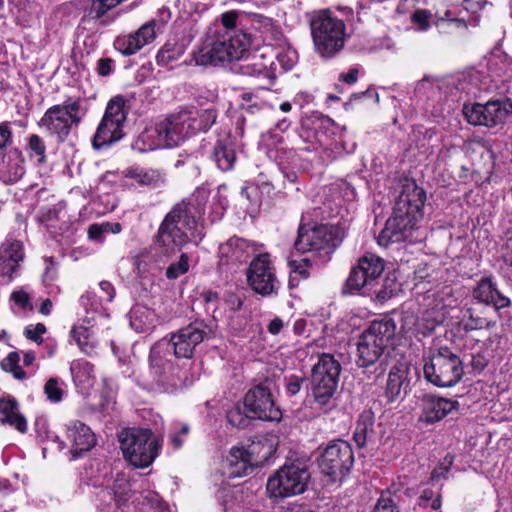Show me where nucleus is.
<instances>
[{
  "label": "nucleus",
  "mask_w": 512,
  "mask_h": 512,
  "mask_svg": "<svg viewBox=\"0 0 512 512\" xmlns=\"http://www.w3.org/2000/svg\"><path fill=\"white\" fill-rule=\"evenodd\" d=\"M213 327L202 319L157 341L150 349V372L163 392L173 393L192 382L194 352L203 341L213 338Z\"/></svg>",
  "instance_id": "f257e3e1"
},
{
  "label": "nucleus",
  "mask_w": 512,
  "mask_h": 512,
  "mask_svg": "<svg viewBox=\"0 0 512 512\" xmlns=\"http://www.w3.org/2000/svg\"><path fill=\"white\" fill-rule=\"evenodd\" d=\"M217 111L213 108L197 111L180 109L167 116L154 127L146 129L140 140L148 150L178 146L186 138L199 132H207L216 122Z\"/></svg>",
  "instance_id": "f03ea898"
},
{
  "label": "nucleus",
  "mask_w": 512,
  "mask_h": 512,
  "mask_svg": "<svg viewBox=\"0 0 512 512\" xmlns=\"http://www.w3.org/2000/svg\"><path fill=\"white\" fill-rule=\"evenodd\" d=\"M426 200L425 191L415 183L406 184L400 193L393 216L380 232L377 241L381 246L390 243L415 242L418 240L414 234L417 232V222L423 217V207Z\"/></svg>",
  "instance_id": "7ed1b4c3"
},
{
  "label": "nucleus",
  "mask_w": 512,
  "mask_h": 512,
  "mask_svg": "<svg viewBox=\"0 0 512 512\" xmlns=\"http://www.w3.org/2000/svg\"><path fill=\"white\" fill-rule=\"evenodd\" d=\"M203 213V206L194 197H188L176 203L165 215L158 228L155 236L157 251L170 257L181 250L190 241L184 229L194 236Z\"/></svg>",
  "instance_id": "20e7f679"
},
{
  "label": "nucleus",
  "mask_w": 512,
  "mask_h": 512,
  "mask_svg": "<svg viewBox=\"0 0 512 512\" xmlns=\"http://www.w3.org/2000/svg\"><path fill=\"white\" fill-rule=\"evenodd\" d=\"M250 45L251 36L247 33L209 28L192 55L196 65L216 67L243 58Z\"/></svg>",
  "instance_id": "39448f33"
},
{
  "label": "nucleus",
  "mask_w": 512,
  "mask_h": 512,
  "mask_svg": "<svg viewBox=\"0 0 512 512\" xmlns=\"http://www.w3.org/2000/svg\"><path fill=\"white\" fill-rule=\"evenodd\" d=\"M395 333L396 325L393 319L373 321L359 338L357 365L362 368L375 365L377 376L383 375L389 366L388 349Z\"/></svg>",
  "instance_id": "423d86ee"
},
{
  "label": "nucleus",
  "mask_w": 512,
  "mask_h": 512,
  "mask_svg": "<svg viewBox=\"0 0 512 512\" xmlns=\"http://www.w3.org/2000/svg\"><path fill=\"white\" fill-rule=\"evenodd\" d=\"M340 371V363L330 354H322L313 366L310 390L315 409L327 413L337 406L335 395Z\"/></svg>",
  "instance_id": "0eeeda50"
},
{
  "label": "nucleus",
  "mask_w": 512,
  "mask_h": 512,
  "mask_svg": "<svg viewBox=\"0 0 512 512\" xmlns=\"http://www.w3.org/2000/svg\"><path fill=\"white\" fill-rule=\"evenodd\" d=\"M310 29L314 49L321 58H334L344 48L345 23L329 10L315 12L310 18Z\"/></svg>",
  "instance_id": "6e6552de"
},
{
  "label": "nucleus",
  "mask_w": 512,
  "mask_h": 512,
  "mask_svg": "<svg viewBox=\"0 0 512 512\" xmlns=\"http://www.w3.org/2000/svg\"><path fill=\"white\" fill-rule=\"evenodd\" d=\"M87 114V108L80 97H69L61 104L49 107L38 125L58 142H65L72 130L77 128Z\"/></svg>",
  "instance_id": "1a4fd4ad"
},
{
  "label": "nucleus",
  "mask_w": 512,
  "mask_h": 512,
  "mask_svg": "<svg viewBox=\"0 0 512 512\" xmlns=\"http://www.w3.org/2000/svg\"><path fill=\"white\" fill-rule=\"evenodd\" d=\"M345 237L346 231L339 225L322 224L312 228L300 225L294 248L300 253H311L326 262Z\"/></svg>",
  "instance_id": "9d476101"
},
{
  "label": "nucleus",
  "mask_w": 512,
  "mask_h": 512,
  "mask_svg": "<svg viewBox=\"0 0 512 512\" xmlns=\"http://www.w3.org/2000/svg\"><path fill=\"white\" fill-rule=\"evenodd\" d=\"M423 372L426 380L438 387H453L463 377L464 367L459 355L447 346L431 349Z\"/></svg>",
  "instance_id": "9b49d317"
},
{
  "label": "nucleus",
  "mask_w": 512,
  "mask_h": 512,
  "mask_svg": "<svg viewBox=\"0 0 512 512\" xmlns=\"http://www.w3.org/2000/svg\"><path fill=\"white\" fill-rule=\"evenodd\" d=\"M118 437L124 458L136 468L149 467L158 456L160 445L150 429L128 428Z\"/></svg>",
  "instance_id": "f8f14e48"
},
{
  "label": "nucleus",
  "mask_w": 512,
  "mask_h": 512,
  "mask_svg": "<svg viewBox=\"0 0 512 512\" xmlns=\"http://www.w3.org/2000/svg\"><path fill=\"white\" fill-rule=\"evenodd\" d=\"M311 474L308 465L299 459L286 462L267 482V492L274 498H286L306 491Z\"/></svg>",
  "instance_id": "ddd939ff"
},
{
  "label": "nucleus",
  "mask_w": 512,
  "mask_h": 512,
  "mask_svg": "<svg viewBox=\"0 0 512 512\" xmlns=\"http://www.w3.org/2000/svg\"><path fill=\"white\" fill-rule=\"evenodd\" d=\"M125 103L126 101L121 95L114 96L108 101L104 115L92 138L94 149L100 150L124 137L123 126L128 114Z\"/></svg>",
  "instance_id": "4468645a"
},
{
  "label": "nucleus",
  "mask_w": 512,
  "mask_h": 512,
  "mask_svg": "<svg viewBox=\"0 0 512 512\" xmlns=\"http://www.w3.org/2000/svg\"><path fill=\"white\" fill-rule=\"evenodd\" d=\"M354 464L351 445L344 440L330 442L322 451L318 460L321 473L331 482H341L349 474Z\"/></svg>",
  "instance_id": "2eb2a0df"
},
{
  "label": "nucleus",
  "mask_w": 512,
  "mask_h": 512,
  "mask_svg": "<svg viewBox=\"0 0 512 512\" xmlns=\"http://www.w3.org/2000/svg\"><path fill=\"white\" fill-rule=\"evenodd\" d=\"M383 271V259L375 254L366 253L350 271L343 285L342 294H354L362 289H371Z\"/></svg>",
  "instance_id": "dca6fc26"
},
{
  "label": "nucleus",
  "mask_w": 512,
  "mask_h": 512,
  "mask_svg": "<svg viewBox=\"0 0 512 512\" xmlns=\"http://www.w3.org/2000/svg\"><path fill=\"white\" fill-rule=\"evenodd\" d=\"M463 115L468 123L495 127L512 122V102L489 101L486 104L472 103L463 106Z\"/></svg>",
  "instance_id": "f3484780"
},
{
  "label": "nucleus",
  "mask_w": 512,
  "mask_h": 512,
  "mask_svg": "<svg viewBox=\"0 0 512 512\" xmlns=\"http://www.w3.org/2000/svg\"><path fill=\"white\" fill-rule=\"evenodd\" d=\"M244 408L258 420L278 422L282 418V411L276 405L267 381L248 390L244 397Z\"/></svg>",
  "instance_id": "a211bd4d"
},
{
  "label": "nucleus",
  "mask_w": 512,
  "mask_h": 512,
  "mask_svg": "<svg viewBox=\"0 0 512 512\" xmlns=\"http://www.w3.org/2000/svg\"><path fill=\"white\" fill-rule=\"evenodd\" d=\"M246 276L248 285L254 292L262 296L277 294L280 282L268 253L259 254L251 261Z\"/></svg>",
  "instance_id": "6ab92c4d"
},
{
  "label": "nucleus",
  "mask_w": 512,
  "mask_h": 512,
  "mask_svg": "<svg viewBox=\"0 0 512 512\" xmlns=\"http://www.w3.org/2000/svg\"><path fill=\"white\" fill-rule=\"evenodd\" d=\"M23 259V243L20 240L7 237L0 247V277L6 282H10Z\"/></svg>",
  "instance_id": "aec40b11"
},
{
  "label": "nucleus",
  "mask_w": 512,
  "mask_h": 512,
  "mask_svg": "<svg viewBox=\"0 0 512 512\" xmlns=\"http://www.w3.org/2000/svg\"><path fill=\"white\" fill-rule=\"evenodd\" d=\"M459 403L433 394H425L421 398L420 420L427 424L441 421L449 413L457 410Z\"/></svg>",
  "instance_id": "412c9836"
},
{
  "label": "nucleus",
  "mask_w": 512,
  "mask_h": 512,
  "mask_svg": "<svg viewBox=\"0 0 512 512\" xmlns=\"http://www.w3.org/2000/svg\"><path fill=\"white\" fill-rule=\"evenodd\" d=\"M67 438L71 442L70 452L73 459L82 456L96 445V437L90 427L79 421L67 425Z\"/></svg>",
  "instance_id": "4be33fe9"
},
{
  "label": "nucleus",
  "mask_w": 512,
  "mask_h": 512,
  "mask_svg": "<svg viewBox=\"0 0 512 512\" xmlns=\"http://www.w3.org/2000/svg\"><path fill=\"white\" fill-rule=\"evenodd\" d=\"M26 172L25 157L18 148L7 150L0 158V180L5 184H15Z\"/></svg>",
  "instance_id": "5701e85b"
},
{
  "label": "nucleus",
  "mask_w": 512,
  "mask_h": 512,
  "mask_svg": "<svg viewBox=\"0 0 512 512\" xmlns=\"http://www.w3.org/2000/svg\"><path fill=\"white\" fill-rule=\"evenodd\" d=\"M256 251L255 245L246 239L231 237L219 247V257L223 263H242Z\"/></svg>",
  "instance_id": "b1692460"
},
{
  "label": "nucleus",
  "mask_w": 512,
  "mask_h": 512,
  "mask_svg": "<svg viewBox=\"0 0 512 512\" xmlns=\"http://www.w3.org/2000/svg\"><path fill=\"white\" fill-rule=\"evenodd\" d=\"M409 385L408 367L404 363L391 367L385 387V398L388 403H393L403 398Z\"/></svg>",
  "instance_id": "393cba45"
},
{
  "label": "nucleus",
  "mask_w": 512,
  "mask_h": 512,
  "mask_svg": "<svg viewBox=\"0 0 512 512\" xmlns=\"http://www.w3.org/2000/svg\"><path fill=\"white\" fill-rule=\"evenodd\" d=\"M473 297L479 302L493 305L496 309L509 307L510 299L502 294L491 278H482L473 290Z\"/></svg>",
  "instance_id": "a878e982"
},
{
  "label": "nucleus",
  "mask_w": 512,
  "mask_h": 512,
  "mask_svg": "<svg viewBox=\"0 0 512 512\" xmlns=\"http://www.w3.org/2000/svg\"><path fill=\"white\" fill-rule=\"evenodd\" d=\"M212 158L221 171H230L233 169L237 156L235 150V141L227 135L215 143Z\"/></svg>",
  "instance_id": "bb28decb"
},
{
  "label": "nucleus",
  "mask_w": 512,
  "mask_h": 512,
  "mask_svg": "<svg viewBox=\"0 0 512 512\" xmlns=\"http://www.w3.org/2000/svg\"><path fill=\"white\" fill-rule=\"evenodd\" d=\"M238 61H241V63L237 68V72L244 76L270 77L271 75L270 66L272 62L266 61V57L262 54L249 53V48L243 58Z\"/></svg>",
  "instance_id": "cd10ccee"
},
{
  "label": "nucleus",
  "mask_w": 512,
  "mask_h": 512,
  "mask_svg": "<svg viewBox=\"0 0 512 512\" xmlns=\"http://www.w3.org/2000/svg\"><path fill=\"white\" fill-rule=\"evenodd\" d=\"M256 468L248 458L244 446L233 447L227 458L226 473L230 478H239L251 474Z\"/></svg>",
  "instance_id": "c85d7f7f"
},
{
  "label": "nucleus",
  "mask_w": 512,
  "mask_h": 512,
  "mask_svg": "<svg viewBox=\"0 0 512 512\" xmlns=\"http://www.w3.org/2000/svg\"><path fill=\"white\" fill-rule=\"evenodd\" d=\"M0 421L15 428L20 433L27 432V421L19 412V404L13 398H0Z\"/></svg>",
  "instance_id": "c756f323"
},
{
  "label": "nucleus",
  "mask_w": 512,
  "mask_h": 512,
  "mask_svg": "<svg viewBox=\"0 0 512 512\" xmlns=\"http://www.w3.org/2000/svg\"><path fill=\"white\" fill-rule=\"evenodd\" d=\"M375 414L371 409L361 412L356 422L353 439L359 448H363L375 438Z\"/></svg>",
  "instance_id": "7c9ffc66"
},
{
  "label": "nucleus",
  "mask_w": 512,
  "mask_h": 512,
  "mask_svg": "<svg viewBox=\"0 0 512 512\" xmlns=\"http://www.w3.org/2000/svg\"><path fill=\"white\" fill-rule=\"evenodd\" d=\"M131 327L138 333L147 332L156 326V314L150 308L136 304L129 312Z\"/></svg>",
  "instance_id": "2f4dec72"
},
{
  "label": "nucleus",
  "mask_w": 512,
  "mask_h": 512,
  "mask_svg": "<svg viewBox=\"0 0 512 512\" xmlns=\"http://www.w3.org/2000/svg\"><path fill=\"white\" fill-rule=\"evenodd\" d=\"M244 450L256 469L264 466L276 451L274 445L267 439L253 441L245 446Z\"/></svg>",
  "instance_id": "473e14b6"
},
{
  "label": "nucleus",
  "mask_w": 512,
  "mask_h": 512,
  "mask_svg": "<svg viewBox=\"0 0 512 512\" xmlns=\"http://www.w3.org/2000/svg\"><path fill=\"white\" fill-rule=\"evenodd\" d=\"M70 371L74 383L78 387L87 390L93 386L95 380L94 366L90 362L81 359L74 360L71 363Z\"/></svg>",
  "instance_id": "72a5a7b5"
},
{
  "label": "nucleus",
  "mask_w": 512,
  "mask_h": 512,
  "mask_svg": "<svg viewBox=\"0 0 512 512\" xmlns=\"http://www.w3.org/2000/svg\"><path fill=\"white\" fill-rule=\"evenodd\" d=\"M105 491L113 496L118 508L124 506L132 495L130 482L124 474H117L112 486Z\"/></svg>",
  "instance_id": "f704fd0d"
},
{
  "label": "nucleus",
  "mask_w": 512,
  "mask_h": 512,
  "mask_svg": "<svg viewBox=\"0 0 512 512\" xmlns=\"http://www.w3.org/2000/svg\"><path fill=\"white\" fill-rule=\"evenodd\" d=\"M401 495L397 490H383L377 499L372 512H400Z\"/></svg>",
  "instance_id": "c9c22d12"
},
{
  "label": "nucleus",
  "mask_w": 512,
  "mask_h": 512,
  "mask_svg": "<svg viewBox=\"0 0 512 512\" xmlns=\"http://www.w3.org/2000/svg\"><path fill=\"white\" fill-rule=\"evenodd\" d=\"M460 325L465 332H471L474 330L491 329L495 326V322L488 320L485 317L477 316L471 308H467L463 312Z\"/></svg>",
  "instance_id": "e433bc0d"
},
{
  "label": "nucleus",
  "mask_w": 512,
  "mask_h": 512,
  "mask_svg": "<svg viewBox=\"0 0 512 512\" xmlns=\"http://www.w3.org/2000/svg\"><path fill=\"white\" fill-rule=\"evenodd\" d=\"M125 176L136 181L139 185L151 186L160 181V173L154 169L131 167L126 170Z\"/></svg>",
  "instance_id": "4c0bfd02"
},
{
  "label": "nucleus",
  "mask_w": 512,
  "mask_h": 512,
  "mask_svg": "<svg viewBox=\"0 0 512 512\" xmlns=\"http://www.w3.org/2000/svg\"><path fill=\"white\" fill-rule=\"evenodd\" d=\"M259 92H268V90L260 88L256 91L243 92L240 96L241 109L254 114L265 108L266 102L259 96Z\"/></svg>",
  "instance_id": "58836bf2"
},
{
  "label": "nucleus",
  "mask_w": 512,
  "mask_h": 512,
  "mask_svg": "<svg viewBox=\"0 0 512 512\" xmlns=\"http://www.w3.org/2000/svg\"><path fill=\"white\" fill-rule=\"evenodd\" d=\"M114 46L124 56L133 55L143 47L136 33L117 38Z\"/></svg>",
  "instance_id": "ea45409f"
},
{
  "label": "nucleus",
  "mask_w": 512,
  "mask_h": 512,
  "mask_svg": "<svg viewBox=\"0 0 512 512\" xmlns=\"http://www.w3.org/2000/svg\"><path fill=\"white\" fill-rule=\"evenodd\" d=\"M27 152L31 158H37L38 164H43L46 162V145L43 139L37 134H32L29 136Z\"/></svg>",
  "instance_id": "a19ab883"
},
{
  "label": "nucleus",
  "mask_w": 512,
  "mask_h": 512,
  "mask_svg": "<svg viewBox=\"0 0 512 512\" xmlns=\"http://www.w3.org/2000/svg\"><path fill=\"white\" fill-rule=\"evenodd\" d=\"M255 419L253 415H248L242 407L237 404L233 406L230 410L227 412V420L228 422L237 428L244 429L248 427L251 423V420Z\"/></svg>",
  "instance_id": "79ce46f5"
},
{
  "label": "nucleus",
  "mask_w": 512,
  "mask_h": 512,
  "mask_svg": "<svg viewBox=\"0 0 512 512\" xmlns=\"http://www.w3.org/2000/svg\"><path fill=\"white\" fill-rule=\"evenodd\" d=\"M62 209L60 204L42 207L38 212L37 220L48 228H54L55 223L60 220Z\"/></svg>",
  "instance_id": "37998d69"
},
{
  "label": "nucleus",
  "mask_w": 512,
  "mask_h": 512,
  "mask_svg": "<svg viewBox=\"0 0 512 512\" xmlns=\"http://www.w3.org/2000/svg\"><path fill=\"white\" fill-rule=\"evenodd\" d=\"M92 332L84 326L74 327L71 331V336L79 346V348L86 354H89L93 349L91 342Z\"/></svg>",
  "instance_id": "c03bdc74"
},
{
  "label": "nucleus",
  "mask_w": 512,
  "mask_h": 512,
  "mask_svg": "<svg viewBox=\"0 0 512 512\" xmlns=\"http://www.w3.org/2000/svg\"><path fill=\"white\" fill-rule=\"evenodd\" d=\"M182 54L176 44L166 43L157 53L156 61L159 66H166L177 60Z\"/></svg>",
  "instance_id": "a18cd8bd"
},
{
  "label": "nucleus",
  "mask_w": 512,
  "mask_h": 512,
  "mask_svg": "<svg viewBox=\"0 0 512 512\" xmlns=\"http://www.w3.org/2000/svg\"><path fill=\"white\" fill-rule=\"evenodd\" d=\"M20 356L17 352H10L1 362L3 370L11 372L16 379L22 380L26 373L19 366Z\"/></svg>",
  "instance_id": "49530a36"
},
{
  "label": "nucleus",
  "mask_w": 512,
  "mask_h": 512,
  "mask_svg": "<svg viewBox=\"0 0 512 512\" xmlns=\"http://www.w3.org/2000/svg\"><path fill=\"white\" fill-rule=\"evenodd\" d=\"M189 270V257L186 253H182L177 262H174L166 269V277L169 280H174L181 275L187 273Z\"/></svg>",
  "instance_id": "de8ad7c7"
},
{
  "label": "nucleus",
  "mask_w": 512,
  "mask_h": 512,
  "mask_svg": "<svg viewBox=\"0 0 512 512\" xmlns=\"http://www.w3.org/2000/svg\"><path fill=\"white\" fill-rule=\"evenodd\" d=\"M437 25L441 28L447 27H455L456 29L466 31L467 23L463 18H458L451 10H445L443 15L438 17Z\"/></svg>",
  "instance_id": "09e8293b"
},
{
  "label": "nucleus",
  "mask_w": 512,
  "mask_h": 512,
  "mask_svg": "<svg viewBox=\"0 0 512 512\" xmlns=\"http://www.w3.org/2000/svg\"><path fill=\"white\" fill-rule=\"evenodd\" d=\"M251 25L260 32H273L275 23L274 20L270 17L264 16L262 14L253 13L250 15Z\"/></svg>",
  "instance_id": "8fccbe9b"
},
{
  "label": "nucleus",
  "mask_w": 512,
  "mask_h": 512,
  "mask_svg": "<svg viewBox=\"0 0 512 512\" xmlns=\"http://www.w3.org/2000/svg\"><path fill=\"white\" fill-rule=\"evenodd\" d=\"M44 393L46 394L48 400L54 403H58L62 400L64 391L59 386V381L57 378H50L45 383Z\"/></svg>",
  "instance_id": "3c124183"
},
{
  "label": "nucleus",
  "mask_w": 512,
  "mask_h": 512,
  "mask_svg": "<svg viewBox=\"0 0 512 512\" xmlns=\"http://www.w3.org/2000/svg\"><path fill=\"white\" fill-rule=\"evenodd\" d=\"M397 291V283L394 279L389 277L384 279L383 285L379 290H375L374 293L379 302L383 303L390 299Z\"/></svg>",
  "instance_id": "603ef678"
},
{
  "label": "nucleus",
  "mask_w": 512,
  "mask_h": 512,
  "mask_svg": "<svg viewBox=\"0 0 512 512\" xmlns=\"http://www.w3.org/2000/svg\"><path fill=\"white\" fill-rule=\"evenodd\" d=\"M80 305L87 311H98L99 308L102 305V300L100 296H97L92 291H86L80 299H79Z\"/></svg>",
  "instance_id": "864d4df0"
},
{
  "label": "nucleus",
  "mask_w": 512,
  "mask_h": 512,
  "mask_svg": "<svg viewBox=\"0 0 512 512\" xmlns=\"http://www.w3.org/2000/svg\"><path fill=\"white\" fill-rule=\"evenodd\" d=\"M155 25V20H151L135 32L143 47L155 39Z\"/></svg>",
  "instance_id": "5fc2aeb1"
},
{
  "label": "nucleus",
  "mask_w": 512,
  "mask_h": 512,
  "mask_svg": "<svg viewBox=\"0 0 512 512\" xmlns=\"http://www.w3.org/2000/svg\"><path fill=\"white\" fill-rule=\"evenodd\" d=\"M13 144V132L11 123L4 121L0 123V147L9 150L8 147Z\"/></svg>",
  "instance_id": "6e6d98bb"
},
{
  "label": "nucleus",
  "mask_w": 512,
  "mask_h": 512,
  "mask_svg": "<svg viewBox=\"0 0 512 512\" xmlns=\"http://www.w3.org/2000/svg\"><path fill=\"white\" fill-rule=\"evenodd\" d=\"M311 265V258H303L300 261L290 260L289 267L292 272L297 273L303 279H307L309 277V272L307 267Z\"/></svg>",
  "instance_id": "4d7b16f0"
},
{
  "label": "nucleus",
  "mask_w": 512,
  "mask_h": 512,
  "mask_svg": "<svg viewBox=\"0 0 512 512\" xmlns=\"http://www.w3.org/2000/svg\"><path fill=\"white\" fill-rule=\"evenodd\" d=\"M430 16L431 13L429 11L419 9L412 14L411 20L418 26V30L425 31L430 26Z\"/></svg>",
  "instance_id": "13d9d810"
},
{
  "label": "nucleus",
  "mask_w": 512,
  "mask_h": 512,
  "mask_svg": "<svg viewBox=\"0 0 512 512\" xmlns=\"http://www.w3.org/2000/svg\"><path fill=\"white\" fill-rule=\"evenodd\" d=\"M45 332H46V326L43 323H38L35 326H32V325L27 326L25 328L24 334L28 339H30L36 343H40V342H42L41 336Z\"/></svg>",
  "instance_id": "bf43d9fd"
},
{
  "label": "nucleus",
  "mask_w": 512,
  "mask_h": 512,
  "mask_svg": "<svg viewBox=\"0 0 512 512\" xmlns=\"http://www.w3.org/2000/svg\"><path fill=\"white\" fill-rule=\"evenodd\" d=\"M45 263L46 267L42 276V281L44 284H49L57 278V265L51 257L45 258Z\"/></svg>",
  "instance_id": "052dcab7"
},
{
  "label": "nucleus",
  "mask_w": 512,
  "mask_h": 512,
  "mask_svg": "<svg viewBox=\"0 0 512 512\" xmlns=\"http://www.w3.org/2000/svg\"><path fill=\"white\" fill-rule=\"evenodd\" d=\"M238 14L236 11H228L221 15V23L223 25V30L231 31L232 34H238L239 32L233 31L236 26Z\"/></svg>",
  "instance_id": "680f3d73"
},
{
  "label": "nucleus",
  "mask_w": 512,
  "mask_h": 512,
  "mask_svg": "<svg viewBox=\"0 0 512 512\" xmlns=\"http://www.w3.org/2000/svg\"><path fill=\"white\" fill-rule=\"evenodd\" d=\"M285 381L287 393H289L290 395H296L300 391L305 379L296 375H291L287 377Z\"/></svg>",
  "instance_id": "e2e57ef3"
},
{
  "label": "nucleus",
  "mask_w": 512,
  "mask_h": 512,
  "mask_svg": "<svg viewBox=\"0 0 512 512\" xmlns=\"http://www.w3.org/2000/svg\"><path fill=\"white\" fill-rule=\"evenodd\" d=\"M99 287L101 290L100 298L103 301L111 302L115 297V288L113 285L106 280H103L99 283Z\"/></svg>",
  "instance_id": "0e129e2a"
},
{
  "label": "nucleus",
  "mask_w": 512,
  "mask_h": 512,
  "mask_svg": "<svg viewBox=\"0 0 512 512\" xmlns=\"http://www.w3.org/2000/svg\"><path fill=\"white\" fill-rule=\"evenodd\" d=\"M114 61L110 58H101L97 63V72L100 76L106 77L113 72Z\"/></svg>",
  "instance_id": "69168bd1"
},
{
  "label": "nucleus",
  "mask_w": 512,
  "mask_h": 512,
  "mask_svg": "<svg viewBox=\"0 0 512 512\" xmlns=\"http://www.w3.org/2000/svg\"><path fill=\"white\" fill-rule=\"evenodd\" d=\"M10 299L21 308H26L30 303V296L23 290H16L11 293Z\"/></svg>",
  "instance_id": "338daca9"
},
{
  "label": "nucleus",
  "mask_w": 512,
  "mask_h": 512,
  "mask_svg": "<svg viewBox=\"0 0 512 512\" xmlns=\"http://www.w3.org/2000/svg\"><path fill=\"white\" fill-rule=\"evenodd\" d=\"M109 10V4H105L101 0H94L91 6V14L97 19L103 17Z\"/></svg>",
  "instance_id": "774afa93"
}]
</instances>
